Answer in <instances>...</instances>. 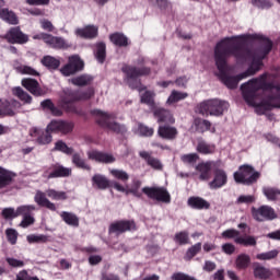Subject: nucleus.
Segmentation results:
<instances>
[{"mask_svg":"<svg viewBox=\"0 0 280 280\" xmlns=\"http://www.w3.org/2000/svg\"><path fill=\"white\" fill-rule=\"evenodd\" d=\"M261 49L257 52L246 48L244 42L232 37L224 38L217 44L214 60L218 75L228 89H237L242 80L255 75L261 69L264 59L272 50V42L258 36Z\"/></svg>","mask_w":280,"mask_h":280,"instance_id":"obj_1","label":"nucleus"},{"mask_svg":"<svg viewBox=\"0 0 280 280\" xmlns=\"http://www.w3.org/2000/svg\"><path fill=\"white\" fill-rule=\"evenodd\" d=\"M0 109L2 110V115L4 117H14L15 115L14 109H12V104H10V102L2 103Z\"/></svg>","mask_w":280,"mask_h":280,"instance_id":"obj_54","label":"nucleus"},{"mask_svg":"<svg viewBox=\"0 0 280 280\" xmlns=\"http://www.w3.org/2000/svg\"><path fill=\"white\" fill-rule=\"evenodd\" d=\"M199 250H202L201 243H197V244L192 245L190 248H188V250L186 252V255H185L186 261H191V259H194V257H196V255H198Z\"/></svg>","mask_w":280,"mask_h":280,"instance_id":"obj_44","label":"nucleus"},{"mask_svg":"<svg viewBox=\"0 0 280 280\" xmlns=\"http://www.w3.org/2000/svg\"><path fill=\"white\" fill-rule=\"evenodd\" d=\"M26 240L28 244H45L48 242L49 238L45 234H31L26 237Z\"/></svg>","mask_w":280,"mask_h":280,"instance_id":"obj_45","label":"nucleus"},{"mask_svg":"<svg viewBox=\"0 0 280 280\" xmlns=\"http://www.w3.org/2000/svg\"><path fill=\"white\" fill-rule=\"evenodd\" d=\"M13 69L22 75H33L34 78H38V75H40V73L36 71V69L30 66H25L19 61H14Z\"/></svg>","mask_w":280,"mask_h":280,"instance_id":"obj_26","label":"nucleus"},{"mask_svg":"<svg viewBox=\"0 0 280 280\" xmlns=\"http://www.w3.org/2000/svg\"><path fill=\"white\" fill-rule=\"evenodd\" d=\"M154 117H156L159 124H174L176 121L172 113L163 108H156L154 110Z\"/></svg>","mask_w":280,"mask_h":280,"instance_id":"obj_24","label":"nucleus"},{"mask_svg":"<svg viewBox=\"0 0 280 280\" xmlns=\"http://www.w3.org/2000/svg\"><path fill=\"white\" fill-rule=\"evenodd\" d=\"M60 72L62 75H66V78H69L71 75V57H68V63L60 69Z\"/></svg>","mask_w":280,"mask_h":280,"instance_id":"obj_63","label":"nucleus"},{"mask_svg":"<svg viewBox=\"0 0 280 280\" xmlns=\"http://www.w3.org/2000/svg\"><path fill=\"white\" fill-rule=\"evenodd\" d=\"M88 156L91 161H97V163H115V156L110 153L90 151Z\"/></svg>","mask_w":280,"mask_h":280,"instance_id":"obj_18","label":"nucleus"},{"mask_svg":"<svg viewBox=\"0 0 280 280\" xmlns=\"http://www.w3.org/2000/svg\"><path fill=\"white\" fill-rule=\"evenodd\" d=\"M84 70V60L78 55L71 57V73H78L79 71Z\"/></svg>","mask_w":280,"mask_h":280,"instance_id":"obj_38","label":"nucleus"},{"mask_svg":"<svg viewBox=\"0 0 280 280\" xmlns=\"http://www.w3.org/2000/svg\"><path fill=\"white\" fill-rule=\"evenodd\" d=\"M30 137L37 145H49L54 140V137L47 131V129H42L38 127H33L30 129Z\"/></svg>","mask_w":280,"mask_h":280,"instance_id":"obj_13","label":"nucleus"},{"mask_svg":"<svg viewBox=\"0 0 280 280\" xmlns=\"http://www.w3.org/2000/svg\"><path fill=\"white\" fill-rule=\"evenodd\" d=\"M72 163H74L81 170H91V166H89V164H86V162L82 160V156L80 154L73 155Z\"/></svg>","mask_w":280,"mask_h":280,"instance_id":"obj_56","label":"nucleus"},{"mask_svg":"<svg viewBox=\"0 0 280 280\" xmlns=\"http://www.w3.org/2000/svg\"><path fill=\"white\" fill-rule=\"evenodd\" d=\"M241 90L245 102L254 106L258 115L271 108H280V85L270 82V74L265 73L242 84Z\"/></svg>","mask_w":280,"mask_h":280,"instance_id":"obj_2","label":"nucleus"},{"mask_svg":"<svg viewBox=\"0 0 280 280\" xmlns=\"http://www.w3.org/2000/svg\"><path fill=\"white\" fill-rule=\"evenodd\" d=\"M75 35L80 38H95L97 36V27L89 25L84 28H79L75 31Z\"/></svg>","mask_w":280,"mask_h":280,"instance_id":"obj_33","label":"nucleus"},{"mask_svg":"<svg viewBox=\"0 0 280 280\" xmlns=\"http://www.w3.org/2000/svg\"><path fill=\"white\" fill-rule=\"evenodd\" d=\"M70 172L71 171L69 168L55 164L52 165V171L48 174V178H65L69 176Z\"/></svg>","mask_w":280,"mask_h":280,"instance_id":"obj_27","label":"nucleus"},{"mask_svg":"<svg viewBox=\"0 0 280 280\" xmlns=\"http://www.w3.org/2000/svg\"><path fill=\"white\" fill-rule=\"evenodd\" d=\"M252 3L256 8H261V10H266L272 5V3L268 0H252Z\"/></svg>","mask_w":280,"mask_h":280,"instance_id":"obj_61","label":"nucleus"},{"mask_svg":"<svg viewBox=\"0 0 280 280\" xmlns=\"http://www.w3.org/2000/svg\"><path fill=\"white\" fill-rule=\"evenodd\" d=\"M141 187V180L135 179L132 187L129 189V194H133L137 198H141V192L139 188Z\"/></svg>","mask_w":280,"mask_h":280,"instance_id":"obj_60","label":"nucleus"},{"mask_svg":"<svg viewBox=\"0 0 280 280\" xmlns=\"http://www.w3.org/2000/svg\"><path fill=\"white\" fill-rule=\"evenodd\" d=\"M46 130L51 135V132H62L67 135L71 130V125L63 120H51L47 125Z\"/></svg>","mask_w":280,"mask_h":280,"instance_id":"obj_17","label":"nucleus"},{"mask_svg":"<svg viewBox=\"0 0 280 280\" xmlns=\"http://www.w3.org/2000/svg\"><path fill=\"white\" fill-rule=\"evenodd\" d=\"M218 165H220V162L215 161H207L199 163L196 166V170L199 172V179L211 180V170H213V167H218Z\"/></svg>","mask_w":280,"mask_h":280,"instance_id":"obj_15","label":"nucleus"},{"mask_svg":"<svg viewBox=\"0 0 280 280\" xmlns=\"http://www.w3.org/2000/svg\"><path fill=\"white\" fill-rule=\"evenodd\" d=\"M198 159H200L198 153H189V154H184V155L180 156V160L186 165H194V163L198 162Z\"/></svg>","mask_w":280,"mask_h":280,"instance_id":"obj_48","label":"nucleus"},{"mask_svg":"<svg viewBox=\"0 0 280 280\" xmlns=\"http://www.w3.org/2000/svg\"><path fill=\"white\" fill-rule=\"evenodd\" d=\"M142 191L151 200H158V202H171L172 197L165 187H144Z\"/></svg>","mask_w":280,"mask_h":280,"instance_id":"obj_10","label":"nucleus"},{"mask_svg":"<svg viewBox=\"0 0 280 280\" xmlns=\"http://www.w3.org/2000/svg\"><path fill=\"white\" fill-rule=\"evenodd\" d=\"M51 198V200H67V192L65 191H57L56 189H48L46 190V194L37 190L34 197V200L38 207H44L45 209H48L49 211H56V203L48 200V198Z\"/></svg>","mask_w":280,"mask_h":280,"instance_id":"obj_4","label":"nucleus"},{"mask_svg":"<svg viewBox=\"0 0 280 280\" xmlns=\"http://www.w3.org/2000/svg\"><path fill=\"white\" fill-rule=\"evenodd\" d=\"M252 217L256 222H266L267 220H277V212L270 206L253 207Z\"/></svg>","mask_w":280,"mask_h":280,"instance_id":"obj_11","label":"nucleus"},{"mask_svg":"<svg viewBox=\"0 0 280 280\" xmlns=\"http://www.w3.org/2000/svg\"><path fill=\"white\" fill-rule=\"evenodd\" d=\"M109 174H112V176L117 180H121V183H126L130 178V175L122 170L112 168L109 170Z\"/></svg>","mask_w":280,"mask_h":280,"instance_id":"obj_42","label":"nucleus"},{"mask_svg":"<svg viewBox=\"0 0 280 280\" xmlns=\"http://www.w3.org/2000/svg\"><path fill=\"white\" fill-rule=\"evenodd\" d=\"M5 261L11 268H23V266H25V262L23 260H19L12 257H7Z\"/></svg>","mask_w":280,"mask_h":280,"instance_id":"obj_59","label":"nucleus"},{"mask_svg":"<svg viewBox=\"0 0 280 280\" xmlns=\"http://www.w3.org/2000/svg\"><path fill=\"white\" fill-rule=\"evenodd\" d=\"M58 107L67 113L71 112V91H63L58 101Z\"/></svg>","mask_w":280,"mask_h":280,"instance_id":"obj_30","label":"nucleus"},{"mask_svg":"<svg viewBox=\"0 0 280 280\" xmlns=\"http://www.w3.org/2000/svg\"><path fill=\"white\" fill-rule=\"evenodd\" d=\"M141 103L148 104V106H154V92H144V94L141 96Z\"/></svg>","mask_w":280,"mask_h":280,"instance_id":"obj_55","label":"nucleus"},{"mask_svg":"<svg viewBox=\"0 0 280 280\" xmlns=\"http://www.w3.org/2000/svg\"><path fill=\"white\" fill-rule=\"evenodd\" d=\"M21 84L23 89L28 91L34 97H43L47 95V90L43 89L36 79L24 78L22 79Z\"/></svg>","mask_w":280,"mask_h":280,"instance_id":"obj_12","label":"nucleus"},{"mask_svg":"<svg viewBox=\"0 0 280 280\" xmlns=\"http://www.w3.org/2000/svg\"><path fill=\"white\" fill-rule=\"evenodd\" d=\"M158 135L162 139L173 141V139H176V137H178V129H176V127L163 125L159 127Z\"/></svg>","mask_w":280,"mask_h":280,"instance_id":"obj_19","label":"nucleus"},{"mask_svg":"<svg viewBox=\"0 0 280 280\" xmlns=\"http://www.w3.org/2000/svg\"><path fill=\"white\" fill-rule=\"evenodd\" d=\"M197 152L200 154H213L215 152V144H209L206 141H199L197 144Z\"/></svg>","mask_w":280,"mask_h":280,"instance_id":"obj_39","label":"nucleus"},{"mask_svg":"<svg viewBox=\"0 0 280 280\" xmlns=\"http://www.w3.org/2000/svg\"><path fill=\"white\" fill-rule=\"evenodd\" d=\"M5 235L9 244H16V241L19 240V233L14 229H7L5 230Z\"/></svg>","mask_w":280,"mask_h":280,"instance_id":"obj_53","label":"nucleus"},{"mask_svg":"<svg viewBox=\"0 0 280 280\" xmlns=\"http://www.w3.org/2000/svg\"><path fill=\"white\" fill-rule=\"evenodd\" d=\"M191 128H195V131L200 132L201 135L208 130L215 132L214 127L211 128V121L202 118H195Z\"/></svg>","mask_w":280,"mask_h":280,"instance_id":"obj_21","label":"nucleus"},{"mask_svg":"<svg viewBox=\"0 0 280 280\" xmlns=\"http://www.w3.org/2000/svg\"><path fill=\"white\" fill-rule=\"evenodd\" d=\"M264 194L268 200H277L280 196V190L272 187L264 188Z\"/></svg>","mask_w":280,"mask_h":280,"instance_id":"obj_51","label":"nucleus"},{"mask_svg":"<svg viewBox=\"0 0 280 280\" xmlns=\"http://www.w3.org/2000/svg\"><path fill=\"white\" fill-rule=\"evenodd\" d=\"M254 277L256 279H270V277H272V271L256 262L254 264Z\"/></svg>","mask_w":280,"mask_h":280,"instance_id":"obj_34","label":"nucleus"},{"mask_svg":"<svg viewBox=\"0 0 280 280\" xmlns=\"http://www.w3.org/2000/svg\"><path fill=\"white\" fill-rule=\"evenodd\" d=\"M225 110H229V103L218 98L205 101L198 106V113L203 117H220Z\"/></svg>","mask_w":280,"mask_h":280,"instance_id":"obj_3","label":"nucleus"},{"mask_svg":"<svg viewBox=\"0 0 280 280\" xmlns=\"http://www.w3.org/2000/svg\"><path fill=\"white\" fill-rule=\"evenodd\" d=\"M18 210V217L19 215H31L32 211H36V206L34 205H28V206H20L16 208Z\"/></svg>","mask_w":280,"mask_h":280,"instance_id":"obj_52","label":"nucleus"},{"mask_svg":"<svg viewBox=\"0 0 280 280\" xmlns=\"http://www.w3.org/2000/svg\"><path fill=\"white\" fill-rule=\"evenodd\" d=\"M52 152H63V154H71V148H69L62 140H59L55 143Z\"/></svg>","mask_w":280,"mask_h":280,"instance_id":"obj_50","label":"nucleus"},{"mask_svg":"<svg viewBox=\"0 0 280 280\" xmlns=\"http://www.w3.org/2000/svg\"><path fill=\"white\" fill-rule=\"evenodd\" d=\"M34 222H36L34 217L25 215V217H23V220L21 221L20 226H22V229H27V226H32V224H34Z\"/></svg>","mask_w":280,"mask_h":280,"instance_id":"obj_62","label":"nucleus"},{"mask_svg":"<svg viewBox=\"0 0 280 280\" xmlns=\"http://www.w3.org/2000/svg\"><path fill=\"white\" fill-rule=\"evenodd\" d=\"M34 40H44L51 49H68L69 45L62 37H56L51 34L39 33L33 36Z\"/></svg>","mask_w":280,"mask_h":280,"instance_id":"obj_8","label":"nucleus"},{"mask_svg":"<svg viewBox=\"0 0 280 280\" xmlns=\"http://www.w3.org/2000/svg\"><path fill=\"white\" fill-rule=\"evenodd\" d=\"M1 215L4 220H14V218H19V212L14 208H4Z\"/></svg>","mask_w":280,"mask_h":280,"instance_id":"obj_49","label":"nucleus"},{"mask_svg":"<svg viewBox=\"0 0 280 280\" xmlns=\"http://www.w3.org/2000/svg\"><path fill=\"white\" fill-rule=\"evenodd\" d=\"M175 244H179V246H185L189 244V232L182 231L177 232L174 236Z\"/></svg>","mask_w":280,"mask_h":280,"instance_id":"obj_40","label":"nucleus"},{"mask_svg":"<svg viewBox=\"0 0 280 280\" xmlns=\"http://www.w3.org/2000/svg\"><path fill=\"white\" fill-rule=\"evenodd\" d=\"M236 270H246L250 266V256L247 254H240L235 259Z\"/></svg>","mask_w":280,"mask_h":280,"instance_id":"obj_35","label":"nucleus"},{"mask_svg":"<svg viewBox=\"0 0 280 280\" xmlns=\"http://www.w3.org/2000/svg\"><path fill=\"white\" fill-rule=\"evenodd\" d=\"M139 156L143 160H145L147 165H150L153 170H163V164L161 161L154 156L148 151H140Z\"/></svg>","mask_w":280,"mask_h":280,"instance_id":"obj_25","label":"nucleus"},{"mask_svg":"<svg viewBox=\"0 0 280 280\" xmlns=\"http://www.w3.org/2000/svg\"><path fill=\"white\" fill-rule=\"evenodd\" d=\"M96 59L98 62H104V60H106V44L98 43L96 45Z\"/></svg>","mask_w":280,"mask_h":280,"instance_id":"obj_47","label":"nucleus"},{"mask_svg":"<svg viewBox=\"0 0 280 280\" xmlns=\"http://www.w3.org/2000/svg\"><path fill=\"white\" fill-rule=\"evenodd\" d=\"M187 96V93L174 90L167 98V104H176V102H180V100H185Z\"/></svg>","mask_w":280,"mask_h":280,"instance_id":"obj_43","label":"nucleus"},{"mask_svg":"<svg viewBox=\"0 0 280 280\" xmlns=\"http://www.w3.org/2000/svg\"><path fill=\"white\" fill-rule=\"evenodd\" d=\"M223 240H234L235 244L241 246H257V238L250 235L240 236V231L235 229L225 230L222 232Z\"/></svg>","mask_w":280,"mask_h":280,"instance_id":"obj_6","label":"nucleus"},{"mask_svg":"<svg viewBox=\"0 0 280 280\" xmlns=\"http://www.w3.org/2000/svg\"><path fill=\"white\" fill-rule=\"evenodd\" d=\"M226 180V172H224L223 170H217L214 172L213 180L209 183V187L210 189H220V187H224Z\"/></svg>","mask_w":280,"mask_h":280,"instance_id":"obj_22","label":"nucleus"},{"mask_svg":"<svg viewBox=\"0 0 280 280\" xmlns=\"http://www.w3.org/2000/svg\"><path fill=\"white\" fill-rule=\"evenodd\" d=\"M109 40L117 47H128V37L121 33L112 34Z\"/></svg>","mask_w":280,"mask_h":280,"instance_id":"obj_36","label":"nucleus"},{"mask_svg":"<svg viewBox=\"0 0 280 280\" xmlns=\"http://www.w3.org/2000/svg\"><path fill=\"white\" fill-rule=\"evenodd\" d=\"M188 206L191 207V209H209L211 207V203L209 201L202 199L201 197H190L188 198Z\"/></svg>","mask_w":280,"mask_h":280,"instance_id":"obj_31","label":"nucleus"},{"mask_svg":"<svg viewBox=\"0 0 280 280\" xmlns=\"http://www.w3.org/2000/svg\"><path fill=\"white\" fill-rule=\"evenodd\" d=\"M128 231H137V224L132 220L115 221L109 225V233H116V235Z\"/></svg>","mask_w":280,"mask_h":280,"instance_id":"obj_14","label":"nucleus"},{"mask_svg":"<svg viewBox=\"0 0 280 280\" xmlns=\"http://www.w3.org/2000/svg\"><path fill=\"white\" fill-rule=\"evenodd\" d=\"M40 62L43 67H46L49 71H56L60 68V59H56V57H51L49 55L44 56Z\"/></svg>","mask_w":280,"mask_h":280,"instance_id":"obj_29","label":"nucleus"},{"mask_svg":"<svg viewBox=\"0 0 280 280\" xmlns=\"http://www.w3.org/2000/svg\"><path fill=\"white\" fill-rule=\"evenodd\" d=\"M4 39L10 45H26V43H30V36L21 31V26L9 28L4 35Z\"/></svg>","mask_w":280,"mask_h":280,"instance_id":"obj_9","label":"nucleus"},{"mask_svg":"<svg viewBox=\"0 0 280 280\" xmlns=\"http://www.w3.org/2000/svg\"><path fill=\"white\" fill-rule=\"evenodd\" d=\"M72 84L75 86H89V84H93V75L91 74H81L72 79Z\"/></svg>","mask_w":280,"mask_h":280,"instance_id":"obj_37","label":"nucleus"},{"mask_svg":"<svg viewBox=\"0 0 280 280\" xmlns=\"http://www.w3.org/2000/svg\"><path fill=\"white\" fill-rule=\"evenodd\" d=\"M92 180L98 189H106L110 185V182L103 175H94Z\"/></svg>","mask_w":280,"mask_h":280,"instance_id":"obj_41","label":"nucleus"},{"mask_svg":"<svg viewBox=\"0 0 280 280\" xmlns=\"http://www.w3.org/2000/svg\"><path fill=\"white\" fill-rule=\"evenodd\" d=\"M12 95H14V97H18V100L23 102V104H32L33 102L32 95L25 92V90H23V88L21 86L13 88Z\"/></svg>","mask_w":280,"mask_h":280,"instance_id":"obj_32","label":"nucleus"},{"mask_svg":"<svg viewBox=\"0 0 280 280\" xmlns=\"http://www.w3.org/2000/svg\"><path fill=\"white\" fill-rule=\"evenodd\" d=\"M278 255H279V250L273 249L267 253H261L256 255V259H259L260 261H270V259H276Z\"/></svg>","mask_w":280,"mask_h":280,"instance_id":"obj_46","label":"nucleus"},{"mask_svg":"<svg viewBox=\"0 0 280 280\" xmlns=\"http://www.w3.org/2000/svg\"><path fill=\"white\" fill-rule=\"evenodd\" d=\"M14 178H16V173L0 166V189L10 187V184L14 182Z\"/></svg>","mask_w":280,"mask_h":280,"instance_id":"obj_20","label":"nucleus"},{"mask_svg":"<svg viewBox=\"0 0 280 280\" xmlns=\"http://www.w3.org/2000/svg\"><path fill=\"white\" fill-rule=\"evenodd\" d=\"M138 132L141 137H152V135H154V129L145 125H139Z\"/></svg>","mask_w":280,"mask_h":280,"instance_id":"obj_57","label":"nucleus"},{"mask_svg":"<svg viewBox=\"0 0 280 280\" xmlns=\"http://www.w3.org/2000/svg\"><path fill=\"white\" fill-rule=\"evenodd\" d=\"M253 202H255V196L253 195H242L236 200L237 205H250Z\"/></svg>","mask_w":280,"mask_h":280,"instance_id":"obj_58","label":"nucleus"},{"mask_svg":"<svg viewBox=\"0 0 280 280\" xmlns=\"http://www.w3.org/2000/svg\"><path fill=\"white\" fill-rule=\"evenodd\" d=\"M222 250L225 253V255H233V253H235V245L225 243L222 245Z\"/></svg>","mask_w":280,"mask_h":280,"instance_id":"obj_64","label":"nucleus"},{"mask_svg":"<svg viewBox=\"0 0 280 280\" xmlns=\"http://www.w3.org/2000/svg\"><path fill=\"white\" fill-rule=\"evenodd\" d=\"M0 19L9 25H19L20 23L19 15H16L14 11L9 10L8 8L0 9Z\"/></svg>","mask_w":280,"mask_h":280,"instance_id":"obj_23","label":"nucleus"},{"mask_svg":"<svg viewBox=\"0 0 280 280\" xmlns=\"http://www.w3.org/2000/svg\"><path fill=\"white\" fill-rule=\"evenodd\" d=\"M40 106L44 110H49L52 117H62V109L56 107L51 98L44 100Z\"/></svg>","mask_w":280,"mask_h":280,"instance_id":"obj_28","label":"nucleus"},{"mask_svg":"<svg viewBox=\"0 0 280 280\" xmlns=\"http://www.w3.org/2000/svg\"><path fill=\"white\" fill-rule=\"evenodd\" d=\"M259 176V172H256L253 166L243 165L234 173V180L241 185H253V183H257Z\"/></svg>","mask_w":280,"mask_h":280,"instance_id":"obj_5","label":"nucleus"},{"mask_svg":"<svg viewBox=\"0 0 280 280\" xmlns=\"http://www.w3.org/2000/svg\"><path fill=\"white\" fill-rule=\"evenodd\" d=\"M124 73H126L127 78L129 80H137V78H141V75H150V68L148 67H132V66H127L122 68Z\"/></svg>","mask_w":280,"mask_h":280,"instance_id":"obj_16","label":"nucleus"},{"mask_svg":"<svg viewBox=\"0 0 280 280\" xmlns=\"http://www.w3.org/2000/svg\"><path fill=\"white\" fill-rule=\"evenodd\" d=\"M95 115L97 117V124H100L102 128H107V130H113V132H124V126L115 122L113 115H108L102 110H95Z\"/></svg>","mask_w":280,"mask_h":280,"instance_id":"obj_7","label":"nucleus"}]
</instances>
